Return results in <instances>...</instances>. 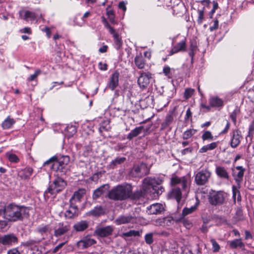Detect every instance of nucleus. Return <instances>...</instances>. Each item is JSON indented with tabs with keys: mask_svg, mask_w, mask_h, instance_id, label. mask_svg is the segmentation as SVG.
I'll return each instance as SVG.
<instances>
[{
	"mask_svg": "<svg viewBox=\"0 0 254 254\" xmlns=\"http://www.w3.org/2000/svg\"><path fill=\"white\" fill-rule=\"evenodd\" d=\"M66 131L69 132L70 135H72L76 132V129L75 126L72 125H68L66 127Z\"/></svg>",
	"mask_w": 254,
	"mask_h": 254,
	"instance_id": "53",
	"label": "nucleus"
},
{
	"mask_svg": "<svg viewBox=\"0 0 254 254\" xmlns=\"http://www.w3.org/2000/svg\"><path fill=\"white\" fill-rule=\"evenodd\" d=\"M227 196V193L223 191L211 190L209 192L208 199L211 205L220 206L224 204Z\"/></svg>",
	"mask_w": 254,
	"mask_h": 254,
	"instance_id": "7",
	"label": "nucleus"
},
{
	"mask_svg": "<svg viewBox=\"0 0 254 254\" xmlns=\"http://www.w3.org/2000/svg\"><path fill=\"white\" fill-rule=\"evenodd\" d=\"M215 172L217 176L222 179L229 180L230 176L229 173L224 167L217 166L216 168Z\"/></svg>",
	"mask_w": 254,
	"mask_h": 254,
	"instance_id": "25",
	"label": "nucleus"
},
{
	"mask_svg": "<svg viewBox=\"0 0 254 254\" xmlns=\"http://www.w3.org/2000/svg\"><path fill=\"white\" fill-rule=\"evenodd\" d=\"M229 247L233 249L237 248H241L244 249L245 244L242 241L241 239H234L232 241H230L228 242Z\"/></svg>",
	"mask_w": 254,
	"mask_h": 254,
	"instance_id": "33",
	"label": "nucleus"
},
{
	"mask_svg": "<svg viewBox=\"0 0 254 254\" xmlns=\"http://www.w3.org/2000/svg\"><path fill=\"white\" fill-rule=\"evenodd\" d=\"M126 161V158L124 157H117L113 159L106 166L107 170H114L120 167Z\"/></svg>",
	"mask_w": 254,
	"mask_h": 254,
	"instance_id": "16",
	"label": "nucleus"
},
{
	"mask_svg": "<svg viewBox=\"0 0 254 254\" xmlns=\"http://www.w3.org/2000/svg\"><path fill=\"white\" fill-rule=\"evenodd\" d=\"M164 210L163 205L159 203L153 204L147 208V212L148 214H160Z\"/></svg>",
	"mask_w": 254,
	"mask_h": 254,
	"instance_id": "22",
	"label": "nucleus"
},
{
	"mask_svg": "<svg viewBox=\"0 0 254 254\" xmlns=\"http://www.w3.org/2000/svg\"><path fill=\"white\" fill-rule=\"evenodd\" d=\"M186 49V41L183 40L174 46L170 52L169 56H172L174 54L179 52L185 51Z\"/></svg>",
	"mask_w": 254,
	"mask_h": 254,
	"instance_id": "26",
	"label": "nucleus"
},
{
	"mask_svg": "<svg viewBox=\"0 0 254 254\" xmlns=\"http://www.w3.org/2000/svg\"><path fill=\"white\" fill-rule=\"evenodd\" d=\"M104 210L102 206H96L93 209L90 210L88 214L93 216H99L104 214Z\"/></svg>",
	"mask_w": 254,
	"mask_h": 254,
	"instance_id": "37",
	"label": "nucleus"
},
{
	"mask_svg": "<svg viewBox=\"0 0 254 254\" xmlns=\"http://www.w3.org/2000/svg\"><path fill=\"white\" fill-rule=\"evenodd\" d=\"M173 220V218L172 217H167L159 219L157 222L160 225H162L163 224H164L169 225L170 224L172 223V221Z\"/></svg>",
	"mask_w": 254,
	"mask_h": 254,
	"instance_id": "43",
	"label": "nucleus"
},
{
	"mask_svg": "<svg viewBox=\"0 0 254 254\" xmlns=\"http://www.w3.org/2000/svg\"><path fill=\"white\" fill-rule=\"evenodd\" d=\"M65 244V243H62L61 244H59L58 245H57L53 250V253L55 254L58 252L60 249L62 248L64 245Z\"/></svg>",
	"mask_w": 254,
	"mask_h": 254,
	"instance_id": "61",
	"label": "nucleus"
},
{
	"mask_svg": "<svg viewBox=\"0 0 254 254\" xmlns=\"http://www.w3.org/2000/svg\"><path fill=\"white\" fill-rule=\"evenodd\" d=\"M232 191H233V198L234 199V201H235L237 199V200L241 201V196L240 194V191L238 189L236 188V187L233 186L232 187Z\"/></svg>",
	"mask_w": 254,
	"mask_h": 254,
	"instance_id": "42",
	"label": "nucleus"
},
{
	"mask_svg": "<svg viewBox=\"0 0 254 254\" xmlns=\"http://www.w3.org/2000/svg\"><path fill=\"white\" fill-rule=\"evenodd\" d=\"M152 78V74L149 72H141L140 75L138 78L137 83L142 89H145L150 83Z\"/></svg>",
	"mask_w": 254,
	"mask_h": 254,
	"instance_id": "14",
	"label": "nucleus"
},
{
	"mask_svg": "<svg viewBox=\"0 0 254 254\" xmlns=\"http://www.w3.org/2000/svg\"><path fill=\"white\" fill-rule=\"evenodd\" d=\"M201 138L203 140V141H205V140L211 141V140H213V136L212 134V133L210 131L207 130V131H205L203 133V134L201 136Z\"/></svg>",
	"mask_w": 254,
	"mask_h": 254,
	"instance_id": "44",
	"label": "nucleus"
},
{
	"mask_svg": "<svg viewBox=\"0 0 254 254\" xmlns=\"http://www.w3.org/2000/svg\"><path fill=\"white\" fill-rule=\"evenodd\" d=\"M204 7H203L202 9L197 10L198 16L197 20V22L199 24H201L202 22V21L204 19Z\"/></svg>",
	"mask_w": 254,
	"mask_h": 254,
	"instance_id": "47",
	"label": "nucleus"
},
{
	"mask_svg": "<svg viewBox=\"0 0 254 254\" xmlns=\"http://www.w3.org/2000/svg\"><path fill=\"white\" fill-rule=\"evenodd\" d=\"M254 131V119L252 121L249 127V132L247 137H252Z\"/></svg>",
	"mask_w": 254,
	"mask_h": 254,
	"instance_id": "55",
	"label": "nucleus"
},
{
	"mask_svg": "<svg viewBox=\"0 0 254 254\" xmlns=\"http://www.w3.org/2000/svg\"><path fill=\"white\" fill-rule=\"evenodd\" d=\"M134 63L137 67L139 69H143L145 64V61L144 58L142 54L140 53L137 55L134 58Z\"/></svg>",
	"mask_w": 254,
	"mask_h": 254,
	"instance_id": "32",
	"label": "nucleus"
},
{
	"mask_svg": "<svg viewBox=\"0 0 254 254\" xmlns=\"http://www.w3.org/2000/svg\"><path fill=\"white\" fill-rule=\"evenodd\" d=\"M238 113L239 111L238 110H235L232 112V113H231L230 115V117L233 122V123H234V124L236 123V119Z\"/></svg>",
	"mask_w": 254,
	"mask_h": 254,
	"instance_id": "56",
	"label": "nucleus"
},
{
	"mask_svg": "<svg viewBox=\"0 0 254 254\" xmlns=\"http://www.w3.org/2000/svg\"><path fill=\"white\" fill-rule=\"evenodd\" d=\"M44 239V237L40 239H29L25 242H21L20 246L25 248H28L30 251L33 252V254H34L35 252L39 251V245Z\"/></svg>",
	"mask_w": 254,
	"mask_h": 254,
	"instance_id": "10",
	"label": "nucleus"
},
{
	"mask_svg": "<svg viewBox=\"0 0 254 254\" xmlns=\"http://www.w3.org/2000/svg\"><path fill=\"white\" fill-rule=\"evenodd\" d=\"M246 169L243 166H238L232 169V175L233 177L238 188H240V184L242 182Z\"/></svg>",
	"mask_w": 254,
	"mask_h": 254,
	"instance_id": "12",
	"label": "nucleus"
},
{
	"mask_svg": "<svg viewBox=\"0 0 254 254\" xmlns=\"http://www.w3.org/2000/svg\"><path fill=\"white\" fill-rule=\"evenodd\" d=\"M149 169L146 164L141 163L134 165L130 171V175L134 177L141 178L149 174Z\"/></svg>",
	"mask_w": 254,
	"mask_h": 254,
	"instance_id": "9",
	"label": "nucleus"
},
{
	"mask_svg": "<svg viewBox=\"0 0 254 254\" xmlns=\"http://www.w3.org/2000/svg\"><path fill=\"white\" fill-rule=\"evenodd\" d=\"M66 186V183L63 178H56L44 192L45 198H49L51 196H56L57 193L62 191Z\"/></svg>",
	"mask_w": 254,
	"mask_h": 254,
	"instance_id": "6",
	"label": "nucleus"
},
{
	"mask_svg": "<svg viewBox=\"0 0 254 254\" xmlns=\"http://www.w3.org/2000/svg\"><path fill=\"white\" fill-rule=\"evenodd\" d=\"M111 128L110 126V121L106 120L103 121L101 124L99 128V131L100 133H102L104 131H108Z\"/></svg>",
	"mask_w": 254,
	"mask_h": 254,
	"instance_id": "38",
	"label": "nucleus"
},
{
	"mask_svg": "<svg viewBox=\"0 0 254 254\" xmlns=\"http://www.w3.org/2000/svg\"><path fill=\"white\" fill-rule=\"evenodd\" d=\"M210 242L212 245L213 252H217L220 250V246L217 242L214 239L210 240Z\"/></svg>",
	"mask_w": 254,
	"mask_h": 254,
	"instance_id": "54",
	"label": "nucleus"
},
{
	"mask_svg": "<svg viewBox=\"0 0 254 254\" xmlns=\"http://www.w3.org/2000/svg\"><path fill=\"white\" fill-rule=\"evenodd\" d=\"M173 120V112L172 113H170L168 114L165 118V122L168 123L169 125H170Z\"/></svg>",
	"mask_w": 254,
	"mask_h": 254,
	"instance_id": "57",
	"label": "nucleus"
},
{
	"mask_svg": "<svg viewBox=\"0 0 254 254\" xmlns=\"http://www.w3.org/2000/svg\"><path fill=\"white\" fill-rule=\"evenodd\" d=\"M88 222L86 220H81L74 224L73 229L76 232H81L86 230L88 227Z\"/></svg>",
	"mask_w": 254,
	"mask_h": 254,
	"instance_id": "30",
	"label": "nucleus"
},
{
	"mask_svg": "<svg viewBox=\"0 0 254 254\" xmlns=\"http://www.w3.org/2000/svg\"><path fill=\"white\" fill-rule=\"evenodd\" d=\"M153 233H147L145 235L144 239L145 243L148 245H151L153 242Z\"/></svg>",
	"mask_w": 254,
	"mask_h": 254,
	"instance_id": "48",
	"label": "nucleus"
},
{
	"mask_svg": "<svg viewBox=\"0 0 254 254\" xmlns=\"http://www.w3.org/2000/svg\"><path fill=\"white\" fill-rule=\"evenodd\" d=\"M195 129H189L186 130L182 134V138L184 139L187 140L191 137L197 132Z\"/></svg>",
	"mask_w": 254,
	"mask_h": 254,
	"instance_id": "39",
	"label": "nucleus"
},
{
	"mask_svg": "<svg viewBox=\"0 0 254 254\" xmlns=\"http://www.w3.org/2000/svg\"><path fill=\"white\" fill-rule=\"evenodd\" d=\"M108 190V185H103L96 189L92 194L93 199H96L106 193Z\"/></svg>",
	"mask_w": 254,
	"mask_h": 254,
	"instance_id": "27",
	"label": "nucleus"
},
{
	"mask_svg": "<svg viewBox=\"0 0 254 254\" xmlns=\"http://www.w3.org/2000/svg\"><path fill=\"white\" fill-rule=\"evenodd\" d=\"M68 209L65 212L64 216L66 218L71 219L77 217L79 214V210L75 203H69Z\"/></svg>",
	"mask_w": 254,
	"mask_h": 254,
	"instance_id": "17",
	"label": "nucleus"
},
{
	"mask_svg": "<svg viewBox=\"0 0 254 254\" xmlns=\"http://www.w3.org/2000/svg\"><path fill=\"white\" fill-rule=\"evenodd\" d=\"M15 123V121L13 119L10 118L8 117L1 124L2 127L4 129H8L12 127L13 125Z\"/></svg>",
	"mask_w": 254,
	"mask_h": 254,
	"instance_id": "36",
	"label": "nucleus"
},
{
	"mask_svg": "<svg viewBox=\"0 0 254 254\" xmlns=\"http://www.w3.org/2000/svg\"><path fill=\"white\" fill-rule=\"evenodd\" d=\"M133 218V217L130 215H121L115 220V223L118 225L127 224L130 222Z\"/></svg>",
	"mask_w": 254,
	"mask_h": 254,
	"instance_id": "31",
	"label": "nucleus"
},
{
	"mask_svg": "<svg viewBox=\"0 0 254 254\" xmlns=\"http://www.w3.org/2000/svg\"><path fill=\"white\" fill-rule=\"evenodd\" d=\"M41 73V70L40 69H37L35 70V72L34 74L31 75L28 78H27V80L28 81H33L34 80H35L37 77L40 74V73Z\"/></svg>",
	"mask_w": 254,
	"mask_h": 254,
	"instance_id": "51",
	"label": "nucleus"
},
{
	"mask_svg": "<svg viewBox=\"0 0 254 254\" xmlns=\"http://www.w3.org/2000/svg\"><path fill=\"white\" fill-rule=\"evenodd\" d=\"M1 210L4 220L6 221L7 225L8 222L22 221L29 216V209L27 207L14 203L5 205Z\"/></svg>",
	"mask_w": 254,
	"mask_h": 254,
	"instance_id": "2",
	"label": "nucleus"
},
{
	"mask_svg": "<svg viewBox=\"0 0 254 254\" xmlns=\"http://www.w3.org/2000/svg\"><path fill=\"white\" fill-rule=\"evenodd\" d=\"M192 117V113L190 111V108H188L186 111V114L185 117V121H188L190 118H191Z\"/></svg>",
	"mask_w": 254,
	"mask_h": 254,
	"instance_id": "59",
	"label": "nucleus"
},
{
	"mask_svg": "<svg viewBox=\"0 0 254 254\" xmlns=\"http://www.w3.org/2000/svg\"><path fill=\"white\" fill-rule=\"evenodd\" d=\"M7 254H20L18 248H14L8 250Z\"/></svg>",
	"mask_w": 254,
	"mask_h": 254,
	"instance_id": "58",
	"label": "nucleus"
},
{
	"mask_svg": "<svg viewBox=\"0 0 254 254\" xmlns=\"http://www.w3.org/2000/svg\"><path fill=\"white\" fill-rule=\"evenodd\" d=\"M143 128V126H140L138 127H135L134 129L132 130L127 135V138L128 139H131L134 137L137 136L138 134H139L142 129Z\"/></svg>",
	"mask_w": 254,
	"mask_h": 254,
	"instance_id": "35",
	"label": "nucleus"
},
{
	"mask_svg": "<svg viewBox=\"0 0 254 254\" xmlns=\"http://www.w3.org/2000/svg\"><path fill=\"white\" fill-rule=\"evenodd\" d=\"M20 32L22 33H27L28 34H31V30L29 27H25L20 29Z\"/></svg>",
	"mask_w": 254,
	"mask_h": 254,
	"instance_id": "64",
	"label": "nucleus"
},
{
	"mask_svg": "<svg viewBox=\"0 0 254 254\" xmlns=\"http://www.w3.org/2000/svg\"><path fill=\"white\" fill-rule=\"evenodd\" d=\"M19 15L21 19L26 21H34L36 18V14L34 12L29 10H20Z\"/></svg>",
	"mask_w": 254,
	"mask_h": 254,
	"instance_id": "21",
	"label": "nucleus"
},
{
	"mask_svg": "<svg viewBox=\"0 0 254 254\" xmlns=\"http://www.w3.org/2000/svg\"><path fill=\"white\" fill-rule=\"evenodd\" d=\"M70 229V226L67 223L60 222L54 228V236L56 237L61 236Z\"/></svg>",
	"mask_w": 254,
	"mask_h": 254,
	"instance_id": "13",
	"label": "nucleus"
},
{
	"mask_svg": "<svg viewBox=\"0 0 254 254\" xmlns=\"http://www.w3.org/2000/svg\"><path fill=\"white\" fill-rule=\"evenodd\" d=\"M6 156L11 163H17L20 161L18 157L14 153L7 152L6 154Z\"/></svg>",
	"mask_w": 254,
	"mask_h": 254,
	"instance_id": "41",
	"label": "nucleus"
},
{
	"mask_svg": "<svg viewBox=\"0 0 254 254\" xmlns=\"http://www.w3.org/2000/svg\"><path fill=\"white\" fill-rule=\"evenodd\" d=\"M132 190L130 185H118L109 192L108 197L115 200H125L131 197Z\"/></svg>",
	"mask_w": 254,
	"mask_h": 254,
	"instance_id": "5",
	"label": "nucleus"
},
{
	"mask_svg": "<svg viewBox=\"0 0 254 254\" xmlns=\"http://www.w3.org/2000/svg\"><path fill=\"white\" fill-rule=\"evenodd\" d=\"M69 160V157L67 155H56L45 162L43 166H49V168L53 171L64 173Z\"/></svg>",
	"mask_w": 254,
	"mask_h": 254,
	"instance_id": "4",
	"label": "nucleus"
},
{
	"mask_svg": "<svg viewBox=\"0 0 254 254\" xmlns=\"http://www.w3.org/2000/svg\"><path fill=\"white\" fill-rule=\"evenodd\" d=\"M109 32L113 35L114 38V44L116 49L119 50L123 45L122 37L118 33L116 32L114 29H113V31H110Z\"/></svg>",
	"mask_w": 254,
	"mask_h": 254,
	"instance_id": "28",
	"label": "nucleus"
},
{
	"mask_svg": "<svg viewBox=\"0 0 254 254\" xmlns=\"http://www.w3.org/2000/svg\"><path fill=\"white\" fill-rule=\"evenodd\" d=\"M230 145L232 148H235L240 144L242 138L241 132L238 129H234L230 133Z\"/></svg>",
	"mask_w": 254,
	"mask_h": 254,
	"instance_id": "15",
	"label": "nucleus"
},
{
	"mask_svg": "<svg viewBox=\"0 0 254 254\" xmlns=\"http://www.w3.org/2000/svg\"><path fill=\"white\" fill-rule=\"evenodd\" d=\"M211 173L208 169H202L195 175L194 181L197 186H203L208 182Z\"/></svg>",
	"mask_w": 254,
	"mask_h": 254,
	"instance_id": "8",
	"label": "nucleus"
},
{
	"mask_svg": "<svg viewBox=\"0 0 254 254\" xmlns=\"http://www.w3.org/2000/svg\"><path fill=\"white\" fill-rule=\"evenodd\" d=\"M196 205L191 206L190 208L185 207L182 211V213L181 215V218H183V217H185L186 216L192 213L196 210Z\"/></svg>",
	"mask_w": 254,
	"mask_h": 254,
	"instance_id": "40",
	"label": "nucleus"
},
{
	"mask_svg": "<svg viewBox=\"0 0 254 254\" xmlns=\"http://www.w3.org/2000/svg\"><path fill=\"white\" fill-rule=\"evenodd\" d=\"M18 242V238L13 233L0 236V245L10 247L17 244Z\"/></svg>",
	"mask_w": 254,
	"mask_h": 254,
	"instance_id": "11",
	"label": "nucleus"
},
{
	"mask_svg": "<svg viewBox=\"0 0 254 254\" xmlns=\"http://www.w3.org/2000/svg\"><path fill=\"white\" fill-rule=\"evenodd\" d=\"M50 227L48 225H45L42 227H39L37 228L38 232L41 234L43 235L49 231Z\"/></svg>",
	"mask_w": 254,
	"mask_h": 254,
	"instance_id": "50",
	"label": "nucleus"
},
{
	"mask_svg": "<svg viewBox=\"0 0 254 254\" xmlns=\"http://www.w3.org/2000/svg\"><path fill=\"white\" fill-rule=\"evenodd\" d=\"M106 14L108 16L109 15H115L114 11L111 9L110 6H108L106 8Z\"/></svg>",
	"mask_w": 254,
	"mask_h": 254,
	"instance_id": "62",
	"label": "nucleus"
},
{
	"mask_svg": "<svg viewBox=\"0 0 254 254\" xmlns=\"http://www.w3.org/2000/svg\"><path fill=\"white\" fill-rule=\"evenodd\" d=\"M194 92V90L191 88H187L184 92V97L187 99L190 98Z\"/></svg>",
	"mask_w": 254,
	"mask_h": 254,
	"instance_id": "52",
	"label": "nucleus"
},
{
	"mask_svg": "<svg viewBox=\"0 0 254 254\" xmlns=\"http://www.w3.org/2000/svg\"><path fill=\"white\" fill-rule=\"evenodd\" d=\"M162 183V180L159 179L146 178L143 181V189L142 190H137L131 194V197L134 199H138L140 197L144 196L145 191H148V190L151 189L154 191L153 192L157 194L158 196L162 194L164 191V189L160 185Z\"/></svg>",
	"mask_w": 254,
	"mask_h": 254,
	"instance_id": "3",
	"label": "nucleus"
},
{
	"mask_svg": "<svg viewBox=\"0 0 254 254\" xmlns=\"http://www.w3.org/2000/svg\"><path fill=\"white\" fill-rule=\"evenodd\" d=\"M120 73L116 71L111 76L107 86L112 90H114L119 85Z\"/></svg>",
	"mask_w": 254,
	"mask_h": 254,
	"instance_id": "19",
	"label": "nucleus"
},
{
	"mask_svg": "<svg viewBox=\"0 0 254 254\" xmlns=\"http://www.w3.org/2000/svg\"><path fill=\"white\" fill-rule=\"evenodd\" d=\"M33 170L30 167H27L23 169L19 170L17 173L18 177L21 179L26 180L31 176L33 173Z\"/></svg>",
	"mask_w": 254,
	"mask_h": 254,
	"instance_id": "24",
	"label": "nucleus"
},
{
	"mask_svg": "<svg viewBox=\"0 0 254 254\" xmlns=\"http://www.w3.org/2000/svg\"><path fill=\"white\" fill-rule=\"evenodd\" d=\"M86 193V190L84 189H79L77 191H75L72 196L69 200V203H75L76 202H80L81 199Z\"/></svg>",
	"mask_w": 254,
	"mask_h": 254,
	"instance_id": "23",
	"label": "nucleus"
},
{
	"mask_svg": "<svg viewBox=\"0 0 254 254\" xmlns=\"http://www.w3.org/2000/svg\"><path fill=\"white\" fill-rule=\"evenodd\" d=\"M218 145L217 142H213L210 144L202 146L199 150V153L206 152L208 150H212L215 149Z\"/></svg>",
	"mask_w": 254,
	"mask_h": 254,
	"instance_id": "34",
	"label": "nucleus"
},
{
	"mask_svg": "<svg viewBox=\"0 0 254 254\" xmlns=\"http://www.w3.org/2000/svg\"><path fill=\"white\" fill-rule=\"evenodd\" d=\"M113 230L112 226H107L97 229L95 230V233L101 237H106L112 234Z\"/></svg>",
	"mask_w": 254,
	"mask_h": 254,
	"instance_id": "20",
	"label": "nucleus"
},
{
	"mask_svg": "<svg viewBox=\"0 0 254 254\" xmlns=\"http://www.w3.org/2000/svg\"><path fill=\"white\" fill-rule=\"evenodd\" d=\"M101 20L103 24L104 25V27L109 30V32L110 31H113L114 28L110 26L107 19L104 16L101 17Z\"/></svg>",
	"mask_w": 254,
	"mask_h": 254,
	"instance_id": "49",
	"label": "nucleus"
},
{
	"mask_svg": "<svg viewBox=\"0 0 254 254\" xmlns=\"http://www.w3.org/2000/svg\"><path fill=\"white\" fill-rule=\"evenodd\" d=\"M218 27V21L216 19L214 21L213 25L210 27L209 29L210 31H213L217 29Z\"/></svg>",
	"mask_w": 254,
	"mask_h": 254,
	"instance_id": "60",
	"label": "nucleus"
},
{
	"mask_svg": "<svg viewBox=\"0 0 254 254\" xmlns=\"http://www.w3.org/2000/svg\"><path fill=\"white\" fill-rule=\"evenodd\" d=\"M191 178L190 175L179 177L174 175L170 180L172 188L168 194V198L175 199L179 203L184 197H186L190 190Z\"/></svg>",
	"mask_w": 254,
	"mask_h": 254,
	"instance_id": "1",
	"label": "nucleus"
},
{
	"mask_svg": "<svg viewBox=\"0 0 254 254\" xmlns=\"http://www.w3.org/2000/svg\"><path fill=\"white\" fill-rule=\"evenodd\" d=\"M175 220L176 221H181L184 225L188 229L190 228L192 226L191 223L189 220L185 219V217L182 218L181 216H180L178 218H175Z\"/></svg>",
	"mask_w": 254,
	"mask_h": 254,
	"instance_id": "45",
	"label": "nucleus"
},
{
	"mask_svg": "<svg viewBox=\"0 0 254 254\" xmlns=\"http://www.w3.org/2000/svg\"><path fill=\"white\" fill-rule=\"evenodd\" d=\"M124 236L126 237H136V236H140V232L138 231H135V230H130L128 232L124 233L123 234Z\"/></svg>",
	"mask_w": 254,
	"mask_h": 254,
	"instance_id": "46",
	"label": "nucleus"
},
{
	"mask_svg": "<svg viewBox=\"0 0 254 254\" xmlns=\"http://www.w3.org/2000/svg\"><path fill=\"white\" fill-rule=\"evenodd\" d=\"M209 103L211 107L221 108L223 106V100L217 96L210 97Z\"/></svg>",
	"mask_w": 254,
	"mask_h": 254,
	"instance_id": "29",
	"label": "nucleus"
},
{
	"mask_svg": "<svg viewBox=\"0 0 254 254\" xmlns=\"http://www.w3.org/2000/svg\"><path fill=\"white\" fill-rule=\"evenodd\" d=\"M96 243V241L89 237H84L77 243V246L80 249L87 248Z\"/></svg>",
	"mask_w": 254,
	"mask_h": 254,
	"instance_id": "18",
	"label": "nucleus"
},
{
	"mask_svg": "<svg viewBox=\"0 0 254 254\" xmlns=\"http://www.w3.org/2000/svg\"><path fill=\"white\" fill-rule=\"evenodd\" d=\"M170 67L169 66H165L163 68V73L166 76H168L169 74L170 73Z\"/></svg>",
	"mask_w": 254,
	"mask_h": 254,
	"instance_id": "63",
	"label": "nucleus"
}]
</instances>
